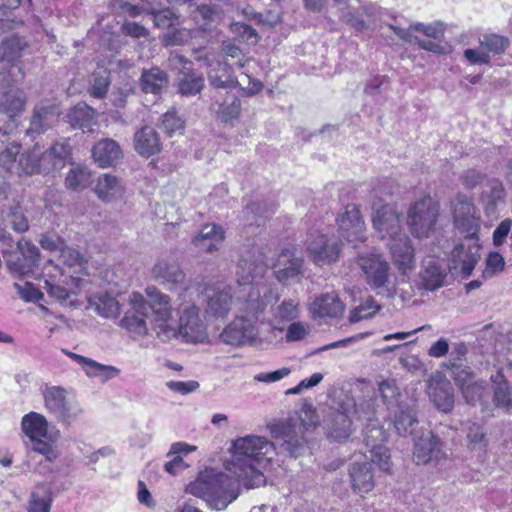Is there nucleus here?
<instances>
[{
  "instance_id": "obj_1",
  "label": "nucleus",
  "mask_w": 512,
  "mask_h": 512,
  "mask_svg": "<svg viewBox=\"0 0 512 512\" xmlns=\"http://www.w3.org/2000/svg\"><path fill=\"white\" fill-rule=\"evenodd\" d=\"M232 458L227 465L246 488L265 485L266 477L260 467L269 463L275 454V446L267 438L247 435L237 438L232 443Z\"/></svg>"
},
{
  "instance_id": "obj_2",
  "label": "nucleus",
  "mask_w": 512,
  "mask_h": 512,
  "mask_svg": "<svg viewBox=\"0 0 512 512\" xmlns=\"http://www.w3.org/2000/svg\"><path fill=\"white\" fill-rule=\"evenodd\" d=\"M318 422L316 410L312 405L306 404L297 418L270 424L268 427L273 438L282 440L281 451L290 457L297 458L307 451V434L316 428Z\"/></svg>"
},
{
  "instance_id": "obj_3",
  "label": "nucleus",
  "mask_w": 512,
  "mask_h": 512,
  "mask_svg": "<svg viewBox=\"0 0 512 512\" xmlns=\"http://www.w3.org/2000/svg\"><path fill=\"white\" fill-rule=\"evenodd\" d=\"M239 479L222 472H211L189 484L187 490L196 497L203 498L211 508L224 510L239 495Z\"/></svg>"
},
{
  "instance_id": "obj_4",
  "label": "nucleus",
  "mask_w": 512,
  "mask_h": 512,
  "mask_svg": "<svg viewBox=\"0 0 512 512\" xmlns=\"http://www.w3.org/2000/svg\"><path fill=\"white\" fill-rule=\"evenodd\" d=\"M392 186L388 180L380 181L371 191L372 224L381 239H391L404 234L402 214L394 205L384 204L379 195H391Z\"/></svg>"
},
{
  "instance_id": "obj_5",
  "label": "nucleus",
  "mask_w": 512,
  "mask_h": 512,
  "mask_svg": "<svg viewBox=\"0 0 512 512\" xmlns=\"http://www.w3.org/2000/svg\"><path fill=\"white\" fill-rule=\"evenodd\" d=\"M454 227L466 240H479L480 216L473 199L459 192L450 201Z\"/></svg>"
},
{
  "instance_id": "obj_6",
  "label": "nucleus",
  "mask_w": 512,
  "mask_h": 512,
  "mask_svg": "<svg viewBox=\"0 0 512 512\" xmlns=\"http://www.w3.org/2000/svg\"><path fill=\"white\" fill-rule=\"evenodd\" d=\"M439 217V205L431 198L416 201L408 211V226L413 236L428 237L435 229Z\"/></svg>"
},
{
  "instance_id": "obj_7",
  "label": "nucleus",
  "mask_w": 512,
  "mask_h": 512,
  "mask_svg": "<svg viewBox=\"0 0 512 512\" xmlns=\"http://www.w3.org/2000/svg\"><path fill=\"white\" fill-rule=\"evenodd\" d=\"M43 398L48 412L66 426H70L83 413L81 405L77 401L69 400L62 387H47L43 391Z\"/></svg>"
},
{
  "instance_id": "obj_8",
  "label": "nucleus",
  "mask_w": 512,
  "mask_h": 512,
  "mask_svg": "<svg viewBox=\"0 0 512 512\" xmlns=\"http://www.w3.org/2000/svg\"><path fill=\"white\" fill-rule=\"evenodd\" d=\"M146 294L150 300L149 311L153 312L155 329L158 338L168 341L176 337L177 331L170 324L172 320V307L170 297L155 287H148Z\"/></svg>"
},
{
  "instance_id": "obj_9",
  "label": "nucleus",
  "mask_w": 512,
  "mask_h": 512,
  "mask_svg": "<svg viewBox=\"0 0 512 512\" xmlns=\"http://www.w3.org/2000/svg\"><path fill=\"white\" fill-rule=\"evenodd\" d=\"M355 408V400L345 396L336 408H330L323 423L327 436L341 441L347 439L353 431L352 410Z\"/></svg>"
},
{
  "instance_id": "obj_10",
  "label": "nucleus",
  "mask_w": 512,
  "mask_h": 512,
  "mask_svg": "<svg viewBox=\"0 0 512 512\" xmlns=\"http://www.w3.org/2000/svg\"><path fill=\"white\" fill-rule=\"evenodd\" d=\"M387 438L388 433L380 426L378 421L366 424L364 428V442L370 453V459L385 472H389L391 469L390 451L384 445Z\"/></svg>"
},
{
  "instance_id": "obj_11",
  "label": "nucleus",
  "mask_w": 512,
  "mask_h": 512,
  "mask_svg": "<svg viewBox=\"0 0 512 512\" xmlns=\"http://www.w3.org/2000/svg\"><path fill=\"white\" fill-rule=\"evenodd\" d=\"M169 66L177 70L178 91L184 96H194L204 87V78L192 67V63L185 56L171 53L168 58Z\"/></svg>"
},
{
  "instance_id": "obj_12",
  "label": "nucleus",
  "mask_w": 512,
  "mask_h": 512,
  "mask_svg": "<svg viewBox=\"0 0 512 512\" xmlns=\"http://www.w3.org/2000/svg\"><path fill=\"white\" fill-rule=\"evenodd\" d=\"M25 46L26 43L18 36H11L2 41L0 45V54L2 56L0 69L8 71V76L2 79L4 85L11 86L24 79L25 75L22 68L14 63V61L22 56Z\"/></svg>"
},
{
  "instance_id": "obj_13",
  "label": "nucleus",
  "mask_w": 512,
  "mask_h": 512,
  "mask_svg": "<svg viewBox=\"0 0 512 512\" xmlns=\"http://www.w3.org/2000/svg\"><path fill=\"white\" fill-rule=\"evenodd\" d=\"M413 460L417 465L438 464L446 459L443 442L432 431L413 435Z\"/></svg>"
},
{
  "instance_id": "obj_14",
  "label": "nucleus",
  "mask_w": 512,
  "mask_h": 512,
  "mask_svg": "<svg viewBox=\"0 0 512 512\" xmlns=\"http://www.w3.org/2000/svg\"><path fill=\"white\" fill-rule=\"evenodd\" d=\"M357 265L361 269L366 282L374 289L382 288L388 282L389 263L374 250L359 254Z\"/></svg>"
},
{
  "instance_id": "obj_15",
  "label": "nucleus",
  "mask_w": 512,
  "mask_h": 512,
  "mask_svg": "<svg viewBox=\"0 0 512 512\" xmlns=\"http://www.w3.org/2000/svg\"><path fill=\"white\" fill-rule=\"evenodd\" d=\"M178 333L186 342L202 343L207 337V326L198 306H185L179 315Z\"/></svg>"
},
{
  "instance_id": "obj_16",
  "label": "nucleus",
  "mask_w": 512,
  "mask_h": 512,
  "mask_svg": "<svg viewBox=\"0 0 512 512\" xmlns=\"http://www.w3.org/2000/svg\"><path fill=\"white\" fill-rule=\"evenodd\" d=\"M129 303L131 309L128 310L121 319V327L136 336L146 335L148 332L146 318L148 317L150 308L148 303L143 295L138 292H134L130 295Z\"/></svg>"
},
{
  "instance_id": "obj_17",
  "label": "nucleus",
  "mask_w": 512,
  "mask_h": 512,
  "mask_svg": "<svg viewBox=\"0 0 512 512\" xmlns=\"http://www.w3.org/2000/svg\"><path fill=\"white\" fill-rule=\"evenodd\" d=\"M338 232L341 238L356 246V242L366 240L365 224L358 207L348 204L344 212L337 218Z\"/></svg>"
},
{
  "instance_id": "obj_18",
  "label": "nucleus",
  "mask_w": 512,
  "mask_h": 512,
  "mask_svg": "<svg viewBox=\"0 0 512 512\" xmlns=\"http://www.w3.org/2000/svg\"><path fill=\"white\" fill-rule=\"evenodd\" d=\"M257 336L255 321L246 317H236L223 329L220 339L225 344L240 346L255 341Z\"/></svg>"
},
{
  "instance_id": "obj_19",
  "label": "nucleus",
  "mask_w": 512,
  "mask_h": 512,
  "mask_svg": "<svg viewBox=\"0 0 512 512\" xmlns=\"http://www.w3.org/2000/svg\"><path fill=\"white\" fill-rule=\"evenodd\" d=\"M72 148L69 139L56 141L49 149L39 152L40 174H50L61 170L71 161Z\"/></svg>"
},
{
  "instance_id": "obj_20",
  "label": "nucleus",
  "mask_w": 512,
  "mask_h": 512,
  "mask_svg": "<svg viewBox=\"0 0 512 512\" xmlns=\"http://www.w3.org/2000/svg\"><path fill=\"white\" fill-rule=\"evenodd\" d=\"M306 245L313 262L318 266L335 263L342 250V244L340 242L335 240L329 241L323 234L317 236L312 235L307 240Z\"/></svg>"
},
{
  "instance_id": "obj_21",
  "label": "nucleus",
  "mask_w": 512,
  "mask_h": 512,
  "mask_svg": "<svg viewBox=\"0 0 512 512\" xmlns=\"http://www.w3.org/2000/svg\"><path fill=\"white\" fill-rule=\"evenodd\" d=\"M274 274L276 279L285 285L299 282L303 276V259L295 256L289 249L282 250L277 258Z\"/></svg>"
},
{
  "instance_id": "obj_22",
  "label": "nucleus",
  "mask_w": 512,
  "mask_h": 512,
  "mask_svg": "<svg viewBox=\"0 0 512 512\" xmlns=\"http://www.w3.org/2000/svg\"><path fill=\"white\" fill-rule=\"evenodd\" d=\"M17 249L22 258L8 261L7 266L11 272L24 277L32 273L39 266L41 253L35 244L26 239H21L17 243Z\"/></svg>"
},
{
  "instance_id": "obj_23",
  "label": "nucleus",
  "mask_w": 512,
  "mask_h": 512,
  "mask_svg": "<svg viewBox=\"0 0 512 512\" xmlns=\"http://www.w3.org/2000/svg\"><path fill=\"white\" fill-rule=\"evenodd\" d=\"M21 428L30 440L44 438L56 441L59 437V431L48 423L45 416L37 412L25 414L21 420Z\"/></svg>"
},
{
  "instance_id": "obj_24",
  "label": "nucleus",
  "mask_w": 512,
  "mask_h": 512,
  "mask_svg": "<svg viewBox=\"0 0 512 512\" xmlns=\"http://www.w3.org/2000/svg\"><path fill=\"white\" fill-rule=\"evenodd\" d=\"M153 279L169 289H177L185 284L186 275L173 259L158 260L151 271Z\"/></svg>"
},
{
  "instance_id": "obj_25",
  "label": "nucleus",
  "mask_w": 512,
  "mask_h": 512,
  "mask_svg": "<svg viewBox=\"0 0 512 512\" xmlns=\"http://www.w3.org/2000/svg\"><path fill=\"white\" fill-rule=\"evenodd\" d=\"M309 310L313 318L336 319L343 315L345 305L336 291H330L316 296Z\"/></svg>"
},
{
  "instance_id": "obj_26",
  "label": "nucleus",
  "mask_w": 512,
  "mask_h": 512,
  "mask_svg": "<svg viewBox=\"0 0 512 512\" xmlns=\"http://www.w3.org/2000/svg\"><path fill=\"white\" fill-rule=\"evenodd\" d=\"M472 244L460 243L454 247L451 253V268L460 269L465 277H469L477 264L480 256L478 254V240H468Z\"/></svg>"
},
{
  "instance_id": "obj_27",
  "label": "nucleus",
  "mask_w": 512,
  "mask_h": 512,
  "mask_svg": "<svg viewBox=\"0 0 512 512\" xmlns=\"http://www.w3.org/2000/svg\"><path fill=\"white\" fill-rule=\"evenodd\" d=\"M387 246L399 270L405 273L406 270L414 267V249L411 246L409 237L405 233L389 239Z\"/></svg>"
},
{
  "instance_id": "obj_28",
  "label": "nucleus",
  "mask_w": 512,
  "mask_h": 512,
  "mask_svg": "<svg viewBox=\"0 0 512 512\" xmlns=\"http://www.w3.org/2000/svg\"><path fill=\"white\" fill-rule=\"evenodd\" d=\"M212 108L217 113L218 118L225 123L237 119L241 112V101L233 93L215 91L212 95Z\"/></svg>"
},
{
  "instance_id": "obj_29",
  "label": "nucleus",
  "mask_w": 512,
  "mask_h": 512,
  "mask_svg": "<svg viewBox=\"0 0 512 512\" xmlns=\"http://www.w3.org/2000/svg\"><path fill=\"white\" fill-rule=\"evenodd\" d=\"M60 113V108L56 104L36 106L33 110L27 133H44L58 121Z\"/></svg>"
},
{
  "instance_id": "obj_30",
  "label": "nucleus",
  "mask_w": 512,
  "mask_h": 512,
  "mask_svg": "<svg viewBox=\"0 0 512 512\" xmlns=\"http://www.w3.org/2000/svg\"><path fill=\"white\" fill-rule=\"evenodd\" d=\"M225 239V231L221 225L215 223L205 224L198 234L193 238L192 243L205 252L218 251Z\"/></svg>"
},
{
  "instance_id": "obj_31",
  "label": "nucleus",
  "mask_w": 512,
  "mask_h": 512,
  "mask_svg": "<svg viewBox=\"0 0 512 512\" xmlns=\"http://www.w3.org/2000/svg\"><path fill=\"white\" fill-rule=\"evenodd\" d=\"M92 157L100 167L116 165L123 157L120 145L113 139L99 140L92 148Z\"/></svg>"
},
{
  "instance_id": "obj_32",
  "label": "nucleus",
  "mask_w": 512,
  "mask_h": 512,
  "mask_svg": "<svg viewBox=\"0 0 512 512\" xmlns=\"http://www.w3.org/2000/svg\"><path fill=\"white\" fill-rule=\"evenodd\" d=\"M349 476L354 492L365 494L375 486L372 464L369 462H354L349 469Z\"/></svg>"
},
{
  "instance_id": "obj_33",
  "label": "nucleus",
  "mask_w": 512,
  "mask_h": 512,
  "mask_svg": "<svg viewBox=\"0 0 512 512\" xmlns=\"http://www.w3.org/2000/svg\"><path fill=\"white\" fill-rule=\"evenodd\" d=\"M394 427L400 436L415 435L418 415L415 402H401L394 414Z\"/></svg>"
},
{
  "instance_id": "obj_34",
  "label": "nucleus",
  "mask_w": 512,
  "mask_h": 512,
  "mask_svg": "<svg viewBox=\"0 0 512 512\" xmlns=\"http://www.w3.org/2000/svg\"><path fill=\"white\" fill-rule=\"evenodd\" d=\"M428 395L435 407L445 413L454 406V392L448 380L432 381L429 383Z\"/></svg>"
},
{
  "instance_id": "obj_35",
  "label": "nucleus",
  "mask_w": 512,
  "mask_h": 512,
  "mask_svg": "<svg viewBox=\"0 0 512 512\" xmlns=\"http://www.w3.org/2000/svg\"><path fill=\"white\" fill-rule=\"evenodd\" d=\"M134 148L138 154L147 158L159 153L161 143L155 129L145 126L137 131L134 135Z\"/></svg>"
},
{
  "instance_id": "obj_36",
  "label": "nucleus",
  "mask_w": 512,
  "mask_h": 512,
  "mask_svg": "<svg viewBox=\"0 0 512 512\" xmlns=\"http://www.w3.org/2000/svg\"><path fill=\"white\" fill-rule=\"evenodd\" d=\"M97 112L84 102H79L69 109L66 114V120L73 129L82 131L90 130L96 123Z\"/></svg>"
},
{
  "instance_id": "obj_37",
  "label": "nucleus",
  "mask_w": 512,
  "mask_h": 512,
  "mask_svg": "<svg viewBox=\"0 0 512 512\" xmlns=\"http://www.w3.org/2000/svg\"><path fill=\"white\" fill-rule=\"evenodd\" d=\"M26 105V95L22 89L11 88L0 93V113L10 119L20 115Z\"/></svg>"
},
{
  "instance_id": "obj_38",
  "label": "nucleus",
  "mask_w": 512,
  "mask_h": 512,
  "mask_svg": "<svg viewBox=\"0 0 512 512\" xmlns=\"http://www.w3.org/2000/svg\"><path fill=\"white\" fill-rule=\"evenodd\" d=\"M446 270L435 259L430 258L423 263L420 273L421 283L426 290H436L442 287L446 278Z\"/></svg>"
},
{
  "instance_id": "obj_39",
  "label": "nucleus",
  "mask_w": 512,
  "mask_h": 512,
  "mask_svg": "<svg viewBox=\"0 0 512 512\" xmlns=\"http://www.w3.org/2000/svg\"><path fill=\"white\" fill-rule=\"evenodd\" d=\"M94 191L100 200L110 202L122 196L123 186L116 176L103 174L98 178Z\"/></svg>"
},
{
  "instance_id": "obj_40",
  "label": "nucleus",
  "mask_w": 512,
  "mask_h": 512,
  "mask_svg": "<svg viewBox=\"0 0 512 512\" xmlns=\"http://www.w3.org/2000/svg\"><path fill=\"white\" fill-rule=\"evenodd\" d=\"M494 385L493 401L496 407L506 411L512 409V391L502 370L490 377Z\"/></svg>"
},
{
  "instance_id": "obj_41",
  "label": "nucleus",
  "mask_w": 512,
  "mask_h": 512,
  "mask_svg": "<svg viewBox=\"0 0 512 512\" xmlns=\"http://www.w3.org/2000/svg\"><path fill=\"white\" fill-rule=\"evenodd\" d=\"M168 84V75L158 67L143 70L140 85L145 93L158 94Z\"/></svg>"
},
{
  "instance_id": "obj_42",
  "label": "nucleus",
  "mask_w": 512,
  "mask_h": 512,
  "mask_svg": "<svg viewBox=\"0 0 512 512\" xmlns=\"http://www.w3.org/2000/svg\"><path fill=\"white\" fill-rule=\"evenodd\" d=\"M208 82L216 91L236 87L238 84L237 79L230 71L229 65L221 62L217 63V68L211 69L208 72Z\"/></svg>"
},
{
  "instance_id": "obj_43",
  "label": "nucleus",
  "mask_w": 512,
  "mask_h": 512,
  "mask_svg": "<svg viewBox=\"0 0 512 512\" xmlns=\"http://www.w3.org/2000/svg\"><path fill=\"white\" fill-rule=\"evenodd\" d=\"M487 189L482 192V199L485 202V213L492 215L496 212L499 204L504 202L505 190L499 180L492 179L487 182Z\"/></svg>"
},
{
  "instance_id": "obj_44",
  "label": "nucleus",
  "mask_w": 512,
  "mask_h": 512,
  "mask_svg": "<svg viewBox=\"0 0 512 512\" xmlns=\"http://www.w3.org/2000/svg\"><path fill=\"white\" fill-rule=\"evenodd\" d=\"M460 390L468 404L473 406L479 404L482 407L487 405L489 391L484 381L475 379L464 385Z\"/></svg>"
},
{
  "instance_id": "obj_45",
  "label": "nucleus",
  "mask_w": 512,
  "mask_h": 512,
  "mask_svg": "<svg viewBox=\"0 0 512 512\" xmlns=\"http://www.w3.org/2000/svg\"><path fill=\"white\" fill-rule=\"evenodd\" d=\"M232 295L228 291H218L207 299L206 313L216 318H224L230 311Z\"/></svg>"
},
{
  "instance_id": "obj_46",
  "label": "nucleus",
  "mask_w": 512,
  "mask_h": 512,
  "mask_svg": "<svg viewBox=\"0 0 512 512\" xmlns=\"http://www.w3.org/2000/svg\"><path fill=\"white\" fill-rule=\"evenodd\" d=\"M92 182L91 171L83 165H77L70 169L66 178L65 186L72 191H81L86 189Z\"/></svg>"
},
{
  "instance_id": "obj_47",
  "label": "nucleus",
  "mask_w": 512,
  "mask_h": 512,
  "mask_svg": "<svg viewBox=\"0 0 512 512\" xmlns=\"http://www.w3.org/2000/svg\"><path fill=\"white\" fill-rule=\"evenodd\" d=\"M39 151L34 147L20 153L17 162L18 176H31L40 174Z\"/></svg>"
},
{
  "instance_id": "obj_48",
  "label": "nucleus",
  "mask_w": 512,
  "mask_h": 512,
  "mask_svg": "<svg viewBox=\"0 0 512 512\" xmlns=\"http://www.w3.org/2000/svg\"><path fill=\"white\" fill-rule=\"evenodd\" d=\"M193 20L202 31H210L218 17L217 9L209 4L197 5L193 11Z\"/></svg>"
},
{
  "instance_id": "obj_49",
  "label": "nucleus",
  "mask_w": 512,
  "mask_h": 512,
  "mask_svg": "<svg viewBox=\"0 0 512 512\" xmlns=\"http://www.w3.org/2000/svg\"><path fill=\"white\" fill-rule=\"evenodd\" d=\"M237 272L243 284L251 283L254 278L264 271V264L262 260L251 261L250 256H242L238 262Z\"/></svg>"
},
{
  "instance_id": "obj_50",
  "label": "nucleus",
  "mask_w": 512,
  "mask_h": 512,
  "mask_svg": "<svg viewBox=\"0 0 512 512\" xmlns=\"http://www.w3.org/2000/svg\"><path fill=\"white\" fill-rule=\"evenodd\" d=\"M52 505L51 497L48 492L39 488L31 492L28 504L27 512H50Z\"/></svg>"
},
{
  "instance_id": "obj_51",
  "label": "nucleus",
  "mask_w": 512,
  "mask_h": 512,
  "mask_svg": "<svg viewBox=\"0 0 512 512\" xmlns=\"http://www.w3.org/2000/svg\"><path fill=\"white\" fill-rule=\"evenodd\" d=\"M92 305L95 311L105 318L116 317L120 313L119 303L115 298L108 295L98 297Z\"/></svg>"
},
{
  "instance_id": "obj_52",
  "label": "nucleus",
  "mask_w": 512,
  "mask_h": 512,
  "mask_svg": "<svg viewBox=\"0 0 512 512\" xmlns=\"http://www.w3.org/2000/svg\"><path fill=\"white\" fill-rule=\"evenodd\" d=\"M479 43L488 54L493 53L499 55L505 52L510 42L509 39L504 36L489 34L484 35Z\"/></svg>"
},
{
  "instance_id": "obj_53",
  "label": "nucleus",
  "mask_w": 512,
  "mask_h": 512,
  "mask_svg": "<svg viewBox=\"0 0 512 512\" xmlns=\"http://www.w3.org/2000/svg\"><path fill=\"white\" fill-rule=\"evenodd\" d=\"M20 144L12 143L0 152V166L7 172L17 174V162L20 155Z\"/></svg>"
},
{
  "instance_id": "obj_54",
  "label": "nucleus",
  "mask_w": 512,
  "mask_h": 512,
  "mask_svg": "<svg viewBox=\"0 0 512 512\" xmlns=\"http://www.w3.org/2000/svg\"><path fill=\"white\" fill-rule=\"evenodd\" d=\"M275 210L276 206L273 203L268 205L266 202H251L246 205L243 212L247 216L252 215L251 219H247V223L252 225L254 223H258L259 217H267L274 213Z\"/></svg>"
},
{
  "instance_id": "obj_55",
  "label": "nucleus",
  "mask_w": 512,
  "mask_h": 512,
  "mask_svg": "<svg viewBox=\"0 0 512 512\" xmlns=\"http://www.w3.org/2000/svg\"><path fill=\"white\" fill-rule=\"evenodd\" d=\"M379 309L380 306L373 299H368L350 311L348 320L350 323H357L372 317Z\"/></svg>"
},
{
  "instance_id": "obj_56",
  "label": "nucleus",
  "mask_w": 512,
  "mask_h": 512,
  "mask_svg": "<svg viewBox=\"0 0 512 512\" xmlns=\"http://www.w3.org/2000/svg\"><path fill=\"white\" fill-rule=\"evenodd\" d=\"M467 439H468L469 447L472 450L485 449L488 444V440L486 438V432H485L484 428L477 423H472L468 427Z\"/></svg>"
},
{
  "instance_id": "obj_57",
  "label": "nucleus",
  "mask_w": 512,
  "mask_h": 512,
  "mask_svg": "<svg viewBox=\"0 0 512 512\" xmlns=\"http://www.w3.org/2000/svg\"><path fill=\"white\" fill-rule=\"evenodd\" d=\"M352 416L360 421L367 423L377 421L375 417V401L373 399L364 400L361 403L355 402V408L352 410Z\"/></svg>"
},
{
  "instance_id": "obj_58",
  "label": "nucleus",
  "mask_w": 512,
  "mask_h": 512,
  "mask_svg": "<svg viewBox=\"0 0 512 512\" xmlns=\"http://www.w3.org/2000/svg\"><path fill=\"white\" fill-rule=\"evenodd\" d=\"M119 373L120 370L115 366L104 365L94 360L92 366L87 369L86 374L89 377H99L102 381H108L117 377Z\"/></svg>"
},
{
  "instance_id": "obj_59",
  "label": "nucleus",
  "mask_w": 512,
  "mask_h": 512,
  "mask_svg": "<svg viewBox=\"0 0 512 512\" xmlns=\"http://www.w3.org/2000/svg\"><path fill=\"white\" fill-rule=\"evenodd\" d=\"M38 242L44 250L49 252H60L66 243L61 236L54 232L40 234Z\"/></svg>"
},
{
  "instance_id": "obj_60",
  "label": "nucleus",
  "mask_w": 512,
  "mask_h": 512,
  "mask_svg": "<svg viewBox=\"0 0 512 512\" xmlns=\"http://www.w3.org/2000/svg\"><path fill=\"white\" fill-rule=\"evenodd\" d=\"M8 221L11 228L17 233H24L29 229L28 220L18 205L10 208Z\"/></svg>"
},
{
  "instance_id": "obj_61",
  "label": "nucleus",
  "mask_w": 512,
  "mask_h": 512,
  "mask_svg": "<svg viewBox=\"0 0 512 512\" xmlns=\"http://www.w3.org/2000/svg\"><path fill=\"white\" fill-rule=\"evenodd\" d=\"M151 14L153 16L154 25L160 29L171 28L178 18L176 14L169 8L152 11Z\"/></svg>"
},
{
  "instance_id": "obj_62",
  "label": "nucleus",
  "mask_w": 512,
  "mask_h": 512,
  "mask_svg": "<svg viewBox=\"0 0 512 512\" xmlns=\"http://www.w3.org/2000/svg\"><path fill=\"white\" fill-rule=\"evenodd\" d=\"M299 303L295 300H284L276 310V317L282 321H292L298 317Z\"/></svg>"
},
{
  "instance_id": "obj_63",
  "label": "nucleus",
  "mask_w": 512,
  "mask_h": 512,
  "mask_svg": "<svg viewBox=\"0 0 512 512\" xmlns=\"http://www.w3.org/2000/svg\"><path fill=\"white\" fill-rule=\"evenodd\" d=\"M450 367L453 378L460 389L470 381L475 380V377L472 374L470 368L463 366L462 363H457L454 361Z\"/></svg>"
},
{
  "instance_id": "obj_64",
  "label": "nucleus",
  "mask_w": 512,
  "mask_h": 512,
  "mask_svg": "<svg viewBox=\"0 0 512 512\" xmlns=\"http://www.w3.org/2000/svg\"><path fill=\"white\" fill-rule=\"evenodd\" d=\"M161 127L167 134H173L184 127V121L174 111H168L162 116Z\"/></svg>"
}]
</instances>
